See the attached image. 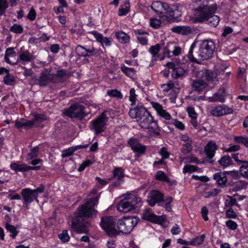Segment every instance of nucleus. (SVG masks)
Listing matches in <instances>:
<instances>
[{
    "mask_svg": "<svg viewBox=\"0 0 248 248\" xmlns=\"http://www.w3.org/2000/svg\"><path fill=\"white\" fill-rule=\"evenodd\" d=\"M89 197H90L84 204L78 208L76 211L77 216L72 219L71 226L77 233H87V227L82 223L83 217H92L97 213L95 207L98 204L100 194L96 193V189H93L91 192Z\"/></svg>",
    "mask_w": 248,
    "mask_h": 248,
    "instance_id": "f257e3e1",
    "label": "nucleus"
},
{
    "mask_svg": "<svg viewBox=\"0 0 248 248\" xmlns=\"http://www.w3.org/2000/svg\"><path fill=\"white\" fill-rule=\"evenodd\" d=\"M129 115L131 118L136 119V122L141 128L147 129L156 136L160 135L157 122L143 106H138L131 108L129 111Z\"/></svg>",
    "mask_w": 248,
    "mask_h": 248,
    "instance_id": "f03ea898",
    "label": "nucleus"
},
{
    "mask_svg": "<svg viewBox=\"0 0 248 248\" xmlns=\"http://www.w3.org/2000/svg\"><path fill=\"white\" fill-rule=\"evenodd\" d=\"M217 10V5H204L199 6L196 9L194 22L202 23L206 22L209 25L216 27L218 24L220 18L214 15Z\"/></svg>",
    "mask_w": 248,
    "mask_h": 248,
    "instance_id": "7ed1b4c3",
    "label": "nucleus"
},
{
    "mask_svg": "<svg viewBox=\"0 0 248 248\" xmlns=\"http://www.w3.org/2000/svg\"><path fill=\"white\" fill-rule=\"evenodd\" d=\"M141 199L134 194H128L117 205V209L124 213H127L136 208L137 204L141 202Z\"/></svg>",
    "mask_w": 248,
    "mask_h": 248,
    "instance_id": "20e7f679",
    "label": "nucleus"
},
{
    "mask_svg": "<svg viewBox=\"0 0 248 248\" xmlns=\"http://www.w3.org/2000/svg\"><path fill=\"white\" fill-rule=\"evenodd\" d=\"M116 219L111 216H105L101 218L100 225L106 233L110 237H116L119 232L116 228Z\"/></svg>",
    "mask_w": 248,
    "mask_h": 248,
    "instance_id": "39448f33",
    "label": "nucleus"
},
{
    "mask_svg": "<svg viewBox=\"0 0 248 248\" xmlns=\"http://www.w3.org/2000/svg\"><path fill=\"white\" fill-rule=\"evenodd\" d=\"M139 219L136 217H124L118 220L117 227L119 232L124 233H129L136 226Z\"/></svg>",
    "mask_w": 248,
    "mask_h": 248,
    "instance_id": "423d86ee",
    "label": "nucleus"
},
{
    "mask_svg": "<svg viewBox=\"0 0 248 248\" xmlns=\"http://www.w3.org/2000/svg\"><path fill=\"white\" fill-rule=\"evenodd\" d=\"M215 44L211 40H203L199 45V55L202 56L203 61L213 57L215 49Z\"/></svg>",
    "mask_w": 248,
    "mask_h": 248,
    "instance_id": "0eeeda50",
    "label": "nucleus"
},
{
    "mask_svg": "<svg viewBox=\"0 0 248 248\" xmlns=\"http://www.w3.org/2000/svg\"><path fill=\"white\" fill-rule=\"evenodd\" d=\"M84 108L83 105L75 104L71 106L68 109H65L64 113L65 115L72 118L82 119L87 115Z\"/></svg>",
    "mask_w": 248,
    "mask_h": 248,
    "instance_id": "6e6552de",
    "label": "nucleus"
},
{
    "mask_svg": "<svg viewBox=\"0 0 248 248\" xmlns=\"http://www.w3.org/2000/svg\"><path fill=\"white\" fill-rule=\"evenodd\" d=\"M108 119L105 113H102L99 117L92 121L91 129L93 130L96 134H98L104 131Z\"/></svg>",
    "mask_w": 248,
    "mask_h": 248,
    "instance_id": "1a4fd4ad",
    "label": "nucleus"
},
{
    "mask_svg": "<svg viewBox=\"0 0 248 248\" xmlns=\"http://www.w3.org/2000/svg\"><path fill=\"white\" fill-rule=\"evenodd\" d=\"M208 111L210 115L215 117H220L227 114H232L233 109L224 105H218L208 108Z\"/></svg>",
    "mask_w": 248,
    "mask_h": 248,
    "instance_id": "9d476101",
    "label": "nucleus"
},
{
    "mask_svg": "<svg viewBox=\"0 0 248 248\" xmlns=\"http://www.w3.org/2000/svg\"><path fill=\"white\" fill-rule=\"evenodd\" d=\"M51 69H45L40 73L37 81L40 86H46L49 82L54 81V74L51 73Z\"/></svg>",
    "mask_w": 248,
    "mask_h": 248,
    "instance_id": "9b49d317",
    "label": "nucleus"
},
{
    "mask_svg": "<svg viewBox=\"0 0 248 248\" xmlns=\"http://www.w3.org/2000/svg\"><path fill=\"white\" fill-rule=\"evenodd\" d=\"M32 189L29 188L22 189L21 192V195L23 199L24 202L26 205L27 209H28V205L32 202L34 200H35L38 202V200L35 195Z\"/></svg>",
    "mask_w": 248,
    "mask_h": 248,
    "instance_id": "f8f14e48",
    "label": "nucleus"
},
{
    "mask_svg": "<svg viewBox=\"0 0 248 248\" xmlns=\"http://www.w3.org/2000/svg\"><path fill=\"white\" fill-rule=\"evenodd\" d=\"M181 52V48L177 46L172 42H169L163 49V55L164 57H171L173 56H178Z\"/></svg>",
    "mask_w": 248,
    "mask_h": 248,
    "instance_id": "ddd939ff",
    "label": "nucleus"
},
{
    "mask_svg": "<svg viewBox=\"0 0 248 248\" xmlns=\"http://www.w3.org/2000/svg\"><path fill=\"white\" fill-rule=\"evenodd\" d=\"M75 51L77 55L80 57H90L97 54V50L93 47L87 49L81 45H78Z\"/></svg>",
    "mask_w": 248,
    "mask_h": 248,
    "instance_id": "4468645a",
    "label": "nucleus"
},
{
    "mask_svg": "<svg viewBox=\"0 0 248 248\" xmlns=\"http://www.w3.org/2000/svg\"><path fill=\"white\" fill-rule=\"evenodd\" d=\"M127 143L133 152L140 155L144 154L146 147L145 145L141 144L137 139L130 138Z\"/></svg>",
    "mask_w": 248,
    "mask_h": 248,
    "instance_id": "2eb2a0df",
    "label": "nucleus"
},
{
    "mask_svg": "<svg viewBox=\"0 0 248 248\" xmlns=\"http://www.w3.org/2000/svg\"><path fill=\"white\" fill-rule=\"evenodd\" d=\"M217 148L218 147L217 144L213 141L208 142L204 147V152L207 157L209 159V162L211 163H213L214 162L213 158Z\"/></svg>",
    "mask_w": 248,
    "mask_h": 248,
    "instance_id": "dca6fc26",
    "label": "nucleus"
},
{
    "mask_svg": "<svg viewBox=\"0 0 248 248\" xmlns=\"http://www.w3.org/2000/svg\"><path fill=\"white\" fill-rule=\"evenodd\" d=\"M142 218L145 220L158 224L162 223L164 221V217L162 216L155 215L150 209H146L144 211Z\"/></svg>",
    "mask_w": 248,
    "mask_h": 248,
    "instance_id": "f3484780",
    "label": "nucleus"
},
{
    "mask_svg": "<svg viewBox=\"0 0 248 248\" xmlns=\"http://www.w3.org/2000/svg\"><path fill=\"white\" fill-rule=\"evenodd\" d=\"M163 200L162 194L157 190H152L148 194L147 202L148 204L154 206L156 203Z\"/></svg>",
    "mask_w": 248,
    "mask_h": 248,
    "instance_id": "a211bd4d",
    "label": "nucleus"
},
{
    "mask_svg": "<svg viewBox=\"0 0 248 248\" xmlns=\"http://www.w3.org/2000/svg\"><path fill=\"white\" fill-rule=\"evenodd\" d=\"M152 9L157 14H166L167 10H169V6L166 3L160 1H154L151 5Z\"/></svg>",
    "mask_w": 248,
    "mask_h": 248,
    "instance_id": "6ab92c4d",
    "label": "nucleus"
},
{
    "mask_svg": "<svg viewBox=\"0 0 248 248\" xmlns=\"http://www.w3.org/2000/svg\"><path fill=\"white\" fill-rule=\"evenodd\" d=\"M196 42H194L191 44L188 53L187 55V57L188 59L193 62H195L196 63H199V61H203L202 56L199 55V49L198 51H195L193 54V50L196 46Z\"/></svg>",
    "mask_w": 248,
    "mask_h": 248,
    "instance_id": "aec40b11",
    "label": "nucleus"
},
{
    "mask_svg": "<svg viewBox=\"0 0 248 248\" xmlns=\"http://www.w3.org/2000/svg\"><path fill=\"white\" fill-rule=\"evenodd\" d=\"M225 100V90L224 88L219 89L212 96L208 98V101L210 102H224Z\"/></svg>",
    "mask_w": 248,
    "mask_h": 248,
    "instance_id": "412c9836",
    "label": "nucleus"
},
{
    "mask_svg": "<svg viewBox=\"0 0 248 248\" xmlns=\"http://www.w3.org/2000/svg\"><path fill=\"white\" fill-rule=\"evenodd\" d=\"M181 140L184 141L183 147L181 149V151L183 153H188L192 149V140L187 135H183L181 136Z\"/></svg>",
    "mask_w": 248,
    "mask_h": 248,
    "instance_id": "4be33fe9",
    "label": "nucleus"
},
{
    "mask_svg": "<svg viewBox=\"0 0 248 248\" xmlns=\"http://www.w3.org/2000/svg\"><path fill=\"white\" fill-rule=\"evenodd\" d=\"M35 59V57L31 54L28 51L25 52L20 53L18 58H17L16 62L21 63L23 64H26L27 62H29Z\"/></svg>",
    "mask_w": 248,
    "mask_h": 248,
    "instance_id": "5701e85b",
    "label": "nucleus"
},
{
    "mask_svg": "<svg viewBox=\"0 0 248 248\" xmlns=\"http://www.w3.org/2000/svg\"><path fill=\"white\" fill-rule=\"evenodd\" d=\"M213 179L218 185L221 186H225L227 182L226 171L216 173L213 176Z\"/></svg>",
    "mask_w": 248,
    "mask_h": 248,
    "instance_id": "b1692460",
    "label": "nucleus"
},
{
    "mask_svg": "<svg viewBox=\"0 0 248 248\" xmlns=\"http://www.w3.org/2000/svg\"><path fill=\"white\" fill-rule=\"evenodd\" d=\"M16 56V52L14 50L13 48H8L5 52L4 56V60L5 62L10 64L15 65L17 64V62H13L12 60L15 58Z\"/></svg>",
    "mask_w": 248,
    "mask_h": 248,
    "instance_id": "393cba45",
    "label": "nucleus"
},
{
    "mask_svg": "<svg viewBox=\"0 0 248 248\" xmlns=\"http://www.w3.org/2000/svg\"><path fill=\"white\" fill-rule=\"evenodd\" d=\"M171 31L176 33L187 35L191 32V28L187 26H178L171 28Z\"/></svg>",
    "mask_w": 248,
    "mask_h": 248,
    "instance_id": "a878e982",
    "label": "nucleus"
},
{
    "mask_svg": "<svg viewBox=\"0 0 248 248\" xmlns=\"http://www.w3.org/2000/svg\"><path fill=\"white\" fill-rule=\"evenodd\" d=\"M69 76L70 73L65 70L61 69L58 70L57 73L54 75V82H61L69 77Z\"/></svg>",
    "mask_w": 248,
    "mask_h": 248,
    "instance_id": "bb28decb",
    "label": "nucleus"
},
{
    "mask_svg": "<svg viewBox=\"0 0 248 248\" xmlns=\"http://www.w3.org/2000/svg\"><path fill=\"white\" fill-rule=\"evenodd\" d=\"M207 84L203 80L196 79L193 81L192 87L193 91L201 92L205 89Z\"/></svg>",
    "mask_w": 248,
    "mask_h": 248,
    "instance_id": "cd10ccee",
    "label": "nucleus"
},
{
    "mask_svg": "<svg viewBox=\"0 0 248 248\" xmlns=\"http://www.w3.org/2000/svg\"><path fill=\"white\" fill-rule=\"evenodd\" d=\"M202 78L209 81H215L217 80V74L211 71L205 70L202 72Z\"/></svg>",
    "mask_w": 248,
    "mask_h": 248,
    "instance_id": "c85d7f7f",
    "label": "nucleus"
},
{
    "mask_svg": "<svg viewBox=\"0 0 248 248\" xmlns=\"http://www.w3.org/2000/svg\"><path fill=\"white\" fill-rule=\"evenodd\" d=\"M115 36L121 43H126L129 41V36L123 31L116 32Z\"/></svg>",
    "mask_w": 248,
    "mask_h": 248,
    "instance_id": "c756f323",
    "label": "nucleus"
},
{
    "mask_svg": "<svg viewBox=\"0 0 248 248\" xmlns=\"http://www.w3.org/2000/svg\"><path fill=\"white\" fill-rule=\"evenodd\" d=\"M121 69L122 72L127 77L130 78H134L136 74V71L134 68L127 67L123 64L121 65Z\"/></svg>",
    "mask_w": 248,
    "mask_h": 248,
    "instance_id": "7c9ffc66",
    "label": "nucleus"
},
{
    "mask_svg": "<svg viewBox=\"0 0 248 248\" xmlns=\"http://www.w3.org/2000/svg\"><path fill=\"white\" fill-rule=\"evenodd\" d=\"M10 168L16 171H27V165L25 164H18L16 163H12L10 165Z\"/></svg>",
    "mask_w": 248,
    "mask_h": 248,
    "instance_id": "2f4dec72",
    "label": "nucleus"
},
{
    "mask_svg": "<svg viewBox=\"0 0 248 248\" xmlns=\"http://www.w3.org/2000/svg\"><path fill=\"white\" fill-rule=\"evenodd\" d=\"M166 14L174 19H178L181 16V13L178 9L172 10L170 7L169 10H167Z\"/></svg>",
    "mask_w": 248,
    "mask_h": 248,
    "instance_id": "473e14b6",
    "label": "nucleus"
},
{
    "mask_svg": "<svg viewBox=\"0 0 248 248\" xmlns=\"http://www.w3.org/2000/svg\"><path fill=\"white\" fill-rule=\"evenodd\" d=\"M204 238L205 235L202 234L199 236L193 238L191 241H189V245L196 246L197 245H201L203 242Z\"/></svg>",
    "mask_w": 248,
    "mask_h": 248,
    "instance_id": "72a5a7b5",
    "label": "nucleus"
},
{
    "mask_svg": "<svg viewBox=\"0 0 248 248\" xmlns=\"http://www.w3.org/2000/svg\"><path fill=\"white\" fill-rule=\"evenodd\" d=\"M39 148L35 146L31 149L30 152L28 154L26 160H31L38 156L39 154Z\"/></svg>",
    "mask_w": 248,
    "mask_h": 248,
    "instance_id": "f704fd0d",
    "label": "nucleus"
},
{
    "mask_svg": "<svg viewBox=\"0 0 248 248\" xmlns=\"http://www.w3.org/2000/svg\"><path fill=\"white\" fill-rule=\"evenodd\" d=\"M219 163L222 166L227 167L232 164V160L230 156L224 155L219 160Z\"/></svg>",
    "mask_w": 248,
    "mask_h": 248,
    "instance_id": "c9c22d12",
    "label": "nucleus"
},
{
    "mask_svg": "<svg viewBox=\"0 0 248 248\" xmlns=\"http://www.w3.org/2000/svg\"><path fill=\"white\" fill-rule=\"evenodd\" d=\"M155 178L159 181L166 182L168 183H170V179L167 177L165 173L162 170H159L156 172Z\"/></svg>",
    "mask_w": 248,
    "mask_h": 248,
    "instance_id": "e433bc0d",
    "label": "nucleus"
},
{
    "mask_svg": "<svg viewBox=\"0 0 248 248\" xmlns=\"http://www.w3.org/2000/svg\"><path fill=\"white\" fill-rule=\"evenodd\" d=\"M124 174L123 169L120 167H116L113 171L112 178L117 177L119 180H121L124 177Z\"/></svg>",
    "mask_w": 248,
    "mask_h": 248,
    "instance_id": "4c0bfd02",
    "label": "nucleus"
},
{
    "mask_svg": "<svg viewBox=\"0 0 248 248\" xmlns=\"http://www.w3.org/2000/svg\"><path fill=\"white\" fill-rule=\"evenodd\" d=\"M107 94L110 97H116L119 99H122L123 97L121 92L116 89L108 90Z\"/></svg>",
    "mask_w": 248,
    "mask_h": 248,
    "instance_id": "58836bf2",
    "label": "nucleus"
},
{
    "mask_svg": "<svg viewBox=\"0 0 248 248\" xmlns=\"http://www.w3.org/2000/svg\"><path fill=\"white\" fill-rule=\"evenodd\" d=\"M234 141L237 143H242L248 147V137L246 136H238L234 137Z\"/></svg>",
    "mask_w": 248,
    "mask_h": 248,
    "instance_id": "ea45409f",
    "label": "nucleus"
},
{
    "mask_svg": "<svg viewBox=\"0 0 248 248\" xmlns=\"http://www.w3.org/2000/svg\"><path fill=\"white\" fill-rule=\"evenodd\" d=\"M9 7L7 0H0V16L4 15Z\"/></svg>",
    "mask_w": 248,
    "mask_h": 248,
    "instance_id": "a19ab883",
    "label": "nucleus"
},
{
    "mask_svg": "<svg viewBox=\"0 0 248 248\" xmlns=\"http://www.w3.org/2000/svg\"><path fill=\"white\" fill-rule=\"evenodd\" d=\"M185 73V71L181 67H176L174 71H173L172 76L175 78H178L183 76Z\"/></svg>",
    "mask_w": 248,
    "mask_h": 248,
    "instance_id": "79ce46f5",
    "label": "nucleus"
},
{
    "mask_svg": "<svg viewBox=\"0 0 248 248\" xmlns=\"http://www.w3.org/2000/svg\"><path fill=\"white\" fill-rule=\"evenodd\" d=\"M6 230L10 232L12 234L10 235L11 237L13 238H15L18 233V232L16 230V228L11 224H6Z\"/></svg>",
    "mask_w": 248,
    "mask_h": 248,
    "instance_id": "37998d69",
    "label": "nucleus"
},
{
    "mask_svg": "<svg viewBox=\"0 0 248 248\" xmlns=\"http://www.w3.org/2000/svg\"><path fill=\"white\" fill-rule=\"evenodd\" d=\"M10 31L15 33L21 34L23 31V28L21 25L15 24L11 27Z\"/></svg>",
    "mask_w": 248,
    "mask_h": 248,
    "instance_id": "c03bdc74",
    "label": "nucleus"
},
{
    "mask_svg": "<svg viewBox=\"0 0 248 248\" xmlns=\"http://www.w3.org/2000/svg\"><path fill=\"white\" fill-rule=\"evenodd\" d=\"M240 168V172L241 175L245 178H248V163H244Z\"/></svg>",
    "mask_w": 248,
    "mask_h": 248,
    "instance_id": "a18cd8bd",
    "label": "nucleus"
},
{
    "mask_svg": "<svg viewBox=\"0 0 248 248\" xmlns=\"http://www.w3.org/2000/svg\"><path fill=\"white\" fill-rule=\"evenodd\" d=\"M160 50V45L159 44H156L155 46H152L149 48V52L153 55V56L155 58Z\"/></svg>",
    "mask_w": 248,
    "mask_h": 248,
    "instance_id": "49530a36",
    "label": "nucleus"
},
{
    "mask_svg": "<svg viewBox=\"0 0 248 248\" xmlns=\"http://www.w3.org/2000/svg\"><path fill=\"white\" fill-rule=\"evenodd\" d=\"M235 191H238L246 187V184L242 181H238L234 184Z\"/></svg>",
    "mask_w": 248,
    "mask_h": 248,
    "instance_id": "de8ad7c7",
    "label": "nucleus"
},
{
    "mask_svg": "<svg viewBox=\"0 0 248 248\" xmlns=\"http://www.w3.org/2000/svg\"><path fill=\"white\" fill-rule=\"evenodd\" d=\"M220 192V190L217 188H214L211 190L206 192L205 193V198H209L211 197H214Z\"/></svg>",
    "mask_w": 248,
    "mask_h": 248,
    "instance_id": "09e8293b",
    "label": "nucleus"
},
{
    "mask_svg": "<svg viewBox=\"0 0 248 248\" xmlns=\"http://www.w3.org/2000/svg\"><path fill=\"white\" fill-rule=\"evenodd\" d=\"M15 81V78L13 76L7 74L3 78V82L5 84L11 85Z\"/></svg>",
    "mask_w": 248,
    "mask_h": 248,
    "instance_id": "8fccbe9b",
    "label": "nucleus"
},
{
    "mask_svg": "<svg viewBox=\"0 0 248 248\" xmlns=\"http://www.w3.org/2000/svg\"><path fill=\"white\" fill-rule=\"evenodd\" d=\"M59 238L62 242H68L70 239V237L66 230H63L62 232L59 235Z\"/></svg>",
    "mask_w": 248,
    "mask_h": 248,
    "instance_id": "3c124183",
    "label": "nucleus"
},
{
    "mask_svg": "<svg viewBox=\"0 0 248 248\" xmlns=\"http://www.w3.org/2000/svg\"><path fill=\"white\" fill-rule=\"evenodd\" d=\"M150 25L154 29H158L161 25V21L156 18H153L150 20Z\"/></svg>",
    "mask_w": 248,
    "mask_h": 248,
    "instance_id": "603ef678",
    "label": "nucleus"
},
{
    "mask_svg": "<svg viewBox=\"0 0 248 248\" xmlns=\"http://www.w3.org/2000/svg\"><path fill=\"white\" fill-rule=\"evenodd\" d=\"M226 226L230 230H235L237 227V224L232 220H229L226 222Z\"/></svg>",
    "mask_w": 248,
    "mask_h": 248,
    "instance_id": "864d4df0",
    "label": "nucleus"
},
{
    "mask_svg": "<svg viewBox=\"0 0 248 248\" xmlns=\"http://www.w3.org/2000/svg\"><path fill=\"white\" fill-rule=\"evenodd\" d=\"M149 35H140L137 36L139 42L142 45H146L148 43V36Z\"/></svg>",
    "mask_w": 248,
    "mask_h": 248,
    "instance_id": "5fc2aeb1",
    "label": "nucleus"
},
{
    "mask_svg": "<svg viewBox=\"0 0 248 248\" xmlns=\"http://www.w3.org/2000/svg\"><path fill=\"white\" fill-rule=\"evenodd\" d=\"M186 111L188 114V116L191 118H197V114L195 112L193 108L187 107L186 108Z\"/></svg>",
    "mask_w": 248,
    "mask_h": 248,
    "instance_id": "6e6d98bb",
    "label": "nucleus"
},
{
    "mask_svg": "<svg viewBox=\"0 0 248 248\" xmlns=\"http://www.w3.org/2000/svg\"><path fill=\"white\" fill-rule=\"evenodd\" d=\"M130 96H129V100L132 102V105H133L135 104L136 101V98L137 95L135 93V90L134 88H132L130 90Z\"/></svg>",
    "mask_w": 248,
    "mask_h": 248,
    "instance_id": "4d7b16f0",
    "label": "nucleus"
},
{
    "mask_svg": "<svg viewBox=\"0 0 248 248\" xmlns=\"http://www.w3.org/2000/svg\"><path fill=\"white\" fill-rule=\"evenodd\" d=\"M34 116V120L35 123L38 121H43L47 119V117L44 114H35Z\"/></svg>",
    "mask_w": 248,
    "mask_h": 248,
    "instance_id": "13d9d810",
    "label": "nucleus"
},
{
    "mask_svg": "<svg viewBox=\"0 0 248 248\" xmlns=\"http://www.w3.org/2000/svg\"><path fill=\"white\" fill-rule=\"evenodd\" d=\"M226 216L228 218H235L237 217L236 214L232 208H230L226 211Z\"/></svg>",
    "mask_w": 248,
    "mask_h": 248,
    "instance_id": "bf43d9fd",
    "label": "nucleus"
},
{
    "mask_svg": "<svg viewBox=\"0 0 248 248\" xmlns=\"http://www.w3.org/2000/svg\"><path fill=\"white\" fill-rule=\"evenodd\" d=\"M75 152V150L73 148V147L70 148L68 149L67 150H64L62 151V157L63 158L69 156L71 155L73 153Z\"/></svg>",
    "mask_w": 248,
    "mask_h": 248,
    "instance_id": "052dcab7",
    "label": "nucleus"
},
{
    "mask_svg": "<svg viewBox=\"0 0 248 248\" xmlns=\"http://www.w3.org/2000/svg\"><path fill=\"white\" fill-rule=\"evenodd\" d=\"M173 83L172 81H170L168 83L163 85L162 86V88L164 91L168 92L170 90L173 88Z\"/></svg>",
    "mask_w": 248,
    "mask_h": 248,
    "instance_id": "680f3d73",
    "label": "nucleus"
},
{
    "mask_svg": "<svg viewBox=\"0 0 248 248\" xmlns=\"http://www.w3.org/2000/svg\"><path fill=\"white\" fill-rule=\"evenodd\" d=\"M195 170V167L192 165H186L183 168V172L184 173H186V172L191 173L192 172H194Z\"/></svg>",
    "mask_w": 248,
    "mask_h": 248,
    "instance_id": "e2e57ef3",
    "label": "nucleus"
},
{
    "mask_svg": "<svg viewBox=\"0 0 248 248\" xmlns=\"http://www.w3.org/2000/svg\"><path fill=\"white\" fill-rule=\"evenodd\" d=\"M90 33L94 36L97 41L99 43L101 42V40L103 37L102 34L95 31H91Z\"/></svg>",
    "mask_w": 248,
    "mask_h": 248,
    "instance_id": "0e129e2a",
    "label": "nucleus"
},
{
    "mask_svg": "<svg viewBox=\"0 0 248 248\" xmlns=\"http://www.w3.org/2000/svg\"><path fill=\"white\" fill-rule=\"evenodd\" d=\"M160 154L162 156V159H167L169 158L170 154L168 152L167 149L165 147H162L160 151Z\"/></svg>",
    "mask_w": 248,
    "mask_h": 248,
    "instance_id": "69168bd1",
    "label": "nucleus"
},
{
    "mask_svg": "<svg viewBox=\"0 0 248 248\" xmlns=\"http://www.w3.org/2000/svg\"><path fill=\"white\" fill-rule=\"evenodd\" d=\"M158 114L166 120H170L171 118V116L170 113L164 109L162 110Z\"/></svg>",
    "mask_w": 248,
    "mask_h": 248,
    "instance_id": "338daca9",
    "label": "nucleus"
},
{
    "mask_svg": "<svg viewBox=\"0 0 248 248\" xmlns=\"http://www.w3.org/2000/svg\"><path fill=\"white\" fill-rule=\"evenodd\" d=\"M173 124L176 127L181 130H183L185 128L184 124L182 122L179 121L177 120H175L174 121Z\"/></svg>",
    "mask_w": 248,
    "mask_h": 248,
    "instance_id": "774afa93",
    "label": "nucleus"
}]
</instances>
